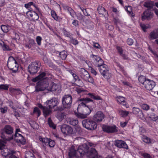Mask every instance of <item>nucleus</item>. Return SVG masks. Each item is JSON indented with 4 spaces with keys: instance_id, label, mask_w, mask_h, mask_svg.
I'll list each match as a JSON object with an SVG mask.
<instances>
[{
    "instance_id": "obj_24",
    "label": "nucleus",
    "mask_w": 158,
    "mask_h": 158,
    "mask_svg": "<svg viewBox=\"0 0 158 158\" xmlns=\"http://www.w3.org/2000/svg\"><path fill=\"white\" fill-rule=\"evenodd\" d=\"M45 75L46 74L45 73L42 72L35 78L32 79V80L33 82H36L39 80H40V82L43 80L47 78V81H48V77L44 78V77L45 76Z\"/></svg>"
},
{
    "instance_id": "obj_62",
    "label": "nucleus",
    "mask_w": 158,
    "mask_h": 158,
    "mask_svg": "<svg viewBox=\"0 0 158 158\" xmlns=\"http://www.w3.org/2000/svg\"><path fill=\"white\" fill-rule=\"evenodd\" d=\"M89 69L90 70L91 73L92 74H94L95 75H96L97 74V73L96 71L92 67H90Z\"/></svg>"
},
{
    "instance_id": "obj_63",
    "label": "nucleus",
    "mask_w": 158,
    "mask_h": 158,
    "mask_svg": "<svg viewBox=\"0 0 158 158\" xmlns=\"http://www.w3.org/2000/svg\"><path fill=\"white\" fill-rule=\"evenodd\" d=\"M87 81L91 83H93L94 82L93 78L90 76V75H89V77H88Z\"/></svg>"
},
{
    "instance_id": "obj_46",
    "label": "nucleus",
    "mask_w": 158,
    "mask_h": 158,
    "mask_svg": "<svg viewBox=\"0 0 158 158\" xmlns=\"http://www.w3.org/2000/svg\"><path fill=\"white\" fill-rule=\"evenodd\" d=\"M143 140L145 143H150L151 142L150 139L146 136H143Z\"/></svg>"
},
{
    "instance_id": "obj_16",
    "label": "nucleus",
    "mask_w": 158,
    "mask_h": 158,
    "mask_svg": "<svg viewBox=\"0 0 158 158\" xmlns=\"http://www.w3.org/2000/svg\"><path fill=\"white\" fill-rule=\"evenodd\" d=\"M47 91H55L58 90L59 89V85L56 84L51 82L49 83L48 81Z\"/></svg>"
},
{
    "instance_id": "obj_20",
    "label": "nucleus",
    "mask_w": 158,
    "mask_h": 158,
    "mask_svg": "<svg viewBox=\"0 0 158 158\" xmlns=\"http://www.w3.org/2000/svg\"><path fill=\"white\" fill-rule=\"evenodd\" d=\"M115 145L119 148H123L127 149L128 148V146L125 142L122 140H116L115 141Z\"/></svg>"
},
{
    "instance_id": "obj_30",
    "label": "nucleus",
    "mask_w": 158,
    "mask_h": 158,
    "mask_svg": "<svg viewBox=\"0 0 158 158\" xmlns=\"http://www.w3.org/2000/svg\"><path fill=\"white\" fill-rule=\"evenodd\" d=\"M97 10L99 14L105 15L106 14H107V12L106 11L105 9L101 6H98Z\"/></svg>"
},
{
    "instance_id": "obj_55",
    "label": "nucleus",
    "mask_w": 158,
    "mask_h": 158,
    "mask_svg": "<svg viewBox=\"0 0 158 158\" xmlns=\"http://www.w3.org/2000/svg\"><path fill=\"white\" fill-rule=\"evenodd\" d=\"M127 43L128 45H132L134 43L133 40L131 38H128L127 40Z\"/></svg>"
},
{
    "instance_id": "obj_57",
    "label": "nucleus",
    "mask_w": 158,
    "mask_h": 158,
    "mask_svg": "<svg viewBox=\"0 0 158 158\" xmlns=\"http://www.w3.org/2000/svg\"><path fill=\"white\" fill-rule=\"evenodd\" d=\"M80 9L83 12L84 15L85 16H89L90 15L89 14L88 12H87L86 10V9H84V8H82L80 6H79Z\"/></svg>"
},
{
    "instance_id": "obj_22",
    "label": "nucleus",
    "mask_w": 158,
    "mask_h": 158,
    "mask_svg": "<svg viewBox=\"0 0 158 158\" xmlns=\"http://www.w3.org/2000/svg\"><path fill=\"white\" fill-rule=\"evenodd\" d=\"M78 152L76 151L74 149L73 146H72L69 150L68 155L69 158H73L74 156H78Z\"/></svg>"
},
{
    "instance_id": "obj_2",
    "label": "nucleus",
    "mask_w": 158,
    "mask_h": 158,
    "mask_svg": "<svg viewBox=\"0 0 158 158\" xmlns=\"http://www.w3.org/2000/svg\"><path fill=\"white\" fill-rule=\"evenodd\" d=\"M13 128L9 125H6L2 130L1 138L5 140H10L13 138Z\"/></svg>"
},
{
    "instance_id": "obj_28",
    "label": "nucleus",
    "mask_w": 158,
    "mask_h": 158,
    "mask_svg": "<svg viewBox=\"0 0 158 158\" xmlns=\"http://www.w3.org/2000/svg\"><path fill=\"white\" fill-rule=\"evenodd\" d=\"M117 101L119 103L122 104L124 106L126 105L125 98L124 97L118 96L116 97Z\"/></svg>"
},
{
    "instance_id": "obj_7",
    "label": "nucleus",
    "mask_w": 158,
    "mask_h": 158,
    "mask_svg": "<svg viewBox=\"0 0 158 158\" xmlns=\"http://www.w3.org/2000/svg\"><path fill=\"white\" fill-rule=\"evenodd\" d=\"M47 78L44 79L40 82H39L35 87V92H38L44 90L47 91L48 81Z\"/></svg>"
},
{
    "instance_id": "obj_52",
    "label": "nucleus",
    "mask_w": 158,
    "mask_h": 158,
    "mask_svg": "<svg viewBox=\"0 0 158 158\" xmlns=\"http://www.w3.org/2000/svg\"><path fill=\"white\" fill-rule=\"evenodd\" d=\"M55 144V143L54 141L52 140H49L48 145L50 147H54Z\"/></svg>"
},
{
    "instance_id": "obj_13",
    "label": "nucleus",
    "mask_w": 158,
    "mask_h": 158,
    "mask_svg": "<svg viewBox=\"0 0 158 158\" xmlns=\"http://www.w3.org/2000/svg\"><path fill=\"white\" fill-rule=\"evenodd\" d=\"M91 57L93 58V60L95 62L96 65L98 68H100L101 66L105 64L103 60L98 56L92 55Z\"/></svg>"
},
{
    "instance_id": "obj_33",
    "label": "nucleus",
    "mask_w": 158,
    "mask_h": 158,
    "mask_svg": "<svg viewBox=\"0 0 158 158\" xmlns=\"http://www.w3.org/2000/svg\"><path fill=\"white\" fill-rule=\"evenodd\" d=\"M139 81L141 83L144 85L145 82L147 80L145 77L143 76H141L139 77Z\"/></svg>"
},
{
    "instance_id": "obj_4",
    "label": "nucleus",
    "mask_w": 158,
    "mask_h": 158,
    "mask_svg": "<svg viewBox=\"0 0 158 158\" xmlns=\"http://www.w3.org/2000/svg\"><path fill=\"white\" fill-rule=\"evenodd\" d=\"M62 102L63 108L69 109L71 106L72 102V96L69 94L65 95L62 99Z\"/></svg>"
},
{
    "instance_id": "obj_21",
    "label": "nucleus",
    "mask_w": 158,
    "mask_h": 158,
    "mask_svg": "<svg viewBox=\"0 0 158 158\" xmlns=\"http://www.w3.org/2000/svg\"><path fill=\"white\" fill-rule=\"evenodd\" d=\"M132 111L134 114L137 115L141 119H143L144 118V115L142 111L139 108L133 107V108Z\"/></svg>"
},
{
    "instance_id": "obj_50",
    "label": "nucleus",
    "mask_w": 158,
    "mask_h": 158,
    "mask_svg": "<svg viewBox=\"0 0 158 158\" xmlns=\"http://www.w3.org/2000/svg\"><path fill=\"white\" fill-rule=\"evenodd\" d=\"M5 141L0 140V150H2L5 146Z\"/></svg>"
},
{
    "instance_id": "obj_45",
    "label": "nucleus",
    "mask_w": 158,
    "mask_h": 158,
    "mask_svg": "<svg viewBox=\"0 0 158 158\" xmlns=\"http://www.w3.org/2000/svg\"><path fill=\"white\" fill-rule=\"evenodd\" d=\"M9 27L5 25H2L1 26V28L2 31L4 32H7L9 31Z\"/></svg>"
},
{
    "instance_id": "obj_56",
    "label": "nucleus",
    "mask_w": 158,
    "mask_h": 158,
    "mask_svg": "<svg viewBox=\"0 0 158 158\" xmlns=\"http://www.w3.org/2000/svg\"><path fill=\"white\" fill-rule=\"evenodd\" d=\"M142 108L143 109L145 110H148L149 108V106L147 104H144L142 105Z\"/></svg>"
},
{
    "instance_id": "obj_8",
    "label": "nucleus",
    "mask_w": 158,
    "mask_h": 158,
    "mask_svg": "<svg viewBox=\"0 0 158 158\" xmlns=\"http://www.w3.org/2000/svg\"><path fill=\"white\" fill-rule=\"evenodd\" d=\"M99 68L101 74L106 78L108 79L111 77V74L109 72V68L106 64L102 65Z\"/></svg>"
},
{
    "instance_id": "obj_11",
    "label": "nucleus",
    "mask_w": 158,
    "mask_h": 158,
    "mask_svg": "<svg viewBox=\"0 0 158 158\" xmlns=\"http://www.w3.org/2000/svg\"><path fill=\"white\" fill-rule=\"evenodd\" d=\"M62 132L64 134L67 135H70L73 133V130L72 128L70 126L64 124L61 127Z\"/></svg>"
},
{
    "instance_id": "obj_41",
    "label": "nucleus",
    "mask_w": 158,
    "mask_h": 158,
    "mask_svg": "<svg viewBox=\"0 0 158 158\" xmlns=\"http://www.w3.org/2000/svg\"><path fill=\"white\" fill-rule=\"evenodd\" d=\"M90 97L96 100H102V98L99 96L97 95H95L93 94L90 93H89L88 94Z\"/></svg>"
},
{
    "instance_id": "obj_6",
    "label": "nucleus",
    "mask_w": 158,
    "mask_h": 158,
    "mask_svg": "<svg viewBox=\"0 0 158 158\" xmlns=\"http://www.w3.org/2000/svg\"><path fill=\"white\" fill-rule=\"evenodd\" d=\"M7 64L8 68L14 73L17 71L18 65L16 61L13 57L10 56L9 58Z\"/></svg>"
},
{
    "instance_id": "obj_49",
    "label": "nucleus",
    "mask_w": 158,
    "mask_h": 158,
    "mask_svg": "<svg viewBox=\"0 0 158 158\" xmlns=\"http://www.w3.org/2000/svg\"><path fill=\"white\" fill-rule=\"evenodd\" d=\"M40 140L42 141L43 143H44L46 145H48L49 140L47 138H41Z\"/></svg>"
},
{
    "instance_id": "obj_39",
    "label": "nucleus",
    "mask_w": 158,
    "mask_h": 158,
    "mask_svg": "<svg viewBox=\"0 0 158 158\" xmlns=\"http://www.w3.org/2000/svg\"><path fill=\"white\" fill-rule=\"evenodd\" d=\"M76 115L77 118L80 119H83L87 117V116L83 113H76Z\"/></svg>"
},
{
    "instance_id": "obj_36",
    "label": "nucleus",
    "mask_w": 158,
    "mask_h": 158,
    "mask_svg": "<svg viewBox=\"0 0 158 158\" xmlns=\"http://www.w3.org/2000/svg\"><path fill=\"white\" fill-rule=\"evenodd\" d=\"M38 15L34 12V13L33 14L32 17L30 19L31 20H33V21H35L39 19Z\"/></svg>"
},
{
    "instance_id": "obj_44",
    "label": "nucleus",
    "mask_w": 158,
    "mask_h": 158,
    "mask_svg": "<svg viewBox=\"0 0 158 158\" xmlns=\"http://www.w3.org/2000/svg\"><path fill=\"white\" fill-rule=\"evenodd\" d=\"M33 113L37 114V116L39 117L40 115L41 112L38 107H35L34 108Z\"/></svg>"
},
{
    "instance_id": "obj_5",
    "label": "nucleus",
    "mask_w": 158,
    "mask_h": 158,
    "mask_svg": "<svg viewBox=\"0 0 158 158\" xmlns=\"http://www.w3.org/2000/svg\"><path fill=\"white\" fill-rule=\"evenodd\" d=\"M40 64L38 61L33 62L28 67V71L31 74H34L37 73L40 68Z\"/></svg>"
},
{
    "instance_id": "obj_40",
    "label": "nucleus",
    "mask_w": 158,
    "mask_h": 158,
    "mask_svg": "<svg viewBox=\"0 0 158 158\" xmlns=\"http://www.w3.org/2000/svg\"><path fill=\"white\" fill-rule=\"evenodd\" d=\"M2 150L1 151V154L3 156H5V157L8 155L9 154V152L7 149L3 148Z\"/></svg>"
},
{
    "instance_id": "obj_1",
    "label": "nucleus",
    "mask_w": 158,
    "mask_h": 158,
    "mask_svg": "<svg viewBox=\"0 0 158 158\" xmlns=\"http://www.w3.org/2000/svg\"><path fill=\"white\" fill-rule=\"evenodd\" d=\"M80 101L82 102L77 107V110H82V112L87 116L90 114L91 110L86 106V104L89 102L94 104L93 100L89 98H81L80 99Z\"/></svg>"
},
{
    "instance_id": "obj_47",
    "label": "nucleus",
    "mask_w": 158,
    "mask_h": 158,
    "mask_svg": "<svg viewBox=\"0 0 158 158\" xmlns=\"http://www.w3.org/2000/svg\"><path fill=\"white\" fill-rule=\"evenodd\" d=\"M129 113V112L127 111L122 110L120 112V115L122 117H125L127 116Z\"/></svg>"
},
{
    "instance_id": "obj_10",
    "label": "nucleus",
    "mask_w": 158,
    "mask_h": 158,
    "mask_svg": "<svg viewBox=\"0 0 158 158\" xmlns=\"http://www.w3.org/2000/svg\"><path fill=\"white\" fill-rule=\"evenodd\" d=\"M64 109V108L61 107H57L55 109V110L58 111L56 114V117L60 121H62L66 117V113L60 111Z\"/></svg>"
},
{
    "instance_id": "obj_17",
    "label": "nucleus",
    "mask_w": 158,
    "mask_h": 158,
    "mask_svg": "<svg viewBox=\"0 0 158 158\" xmlns=\"http://www.w3.org/2000/svg\"><path fill=\"white\" fill-rule=\"evenodd\" d=\"M155 85V82L153 81L148 79L145 82L144 85L147 89L151 90L153 89Z\"/></svg>"
},
{
    "instance_id": "obj_58",
    "label": "nucleus",
    "mask_w": 158,
    "mask_h": 158,
    "mask_svg": "<svg viewBox=\"0 0 158 158\" xmlns=\"http://www.w3.org/2000/svg\"><path fill=\"white\" fill-rule=\"evenodd\" d=\"M48 65L50 67L53 69H57V67L51 62L48 63Z\"/></svg>"
},
{
    "instance_id": "obj_25",
    "label": "nucleus",
    "mask_w": 158,
    "mask_h": 158,
    "mask_svg": "<svg viewBox=\"0 0 158 158\" xmlns=\"http://www.w3.org/2000/svg\"><path fill=\"white\" fill-rule=\"evenodd\" d=\"M158 37V31L156 30H154L152 31L149 35V39L150 40H154L156 39Z\"/></svg>"
},
{
    "instance_id": "obj_26",
    "label": "nucleus",
    "mask_w": 158,
    "mask_h": 158,
    "mask_svg": "<svg viewBox=\"0 0 158 158\" xmlns=\"http://www.w3.org/2000/svg\"><path fill=\"white\" fill-rule=\"evenodd\" d=\"M68 122L70 125L75 126L78 124V120L77 118H70L68 119Z\"/></svg>"
},
{
    "instance_id": "obj_29",
    "label": "nucleus",
    "mask_w": 158,
    "mask_h": 158,
    "mask_svg": "<svg viewBox=\"0 0 158 158\" xmlns=\"http://www.w3.org/2000/svg\"><path fill=\"white\" fill-rule=\"evenodd\" d=\"M143 6L148 8V9L151 10L154 6L153 2L151 1H147L144 3Z\"/></svg>"
},
{
    "instance_id": "obj_19",
    "label": "nucleus",
    "mask_w": 158,
    "mask_h": 158,
    "mask_svg": "<svg viewBox=\"0 0 158 158\" xmlns=\"http://www.w3.org/2000/svg\"><path fill=\"white\" fill-rule=\"evenodd\" d=\"M89 158H103L101 156H98L97 151L95 148H91L88 155Z\"/></svg>"
},
{
    "instance_id": "obj_31",
    "label": "nucleus",
    "mask_w": 158,
    "mask_h": 158,
    "mask_svg": "<svg viewBox=\"0 0 158 158\" xmlns=\"http://www.w3.org/2000/svg\"><path fill=\"white\" fill-rule=\"evenodd\" d=\"M72 75L74 78L75 80L76 81L78 82L79 85H77L80 86L81 85H82V82L81 80L79 78L78 76H77L76 74L74 73H73Z\"/></svg>"
},
{
    "instance_id": "obj_37",
    "label": "nucleus",
    "mask_w": 158,
    "mask_h": 158,
    "mask_svg": "<svg viewBox=\"0 0 158 158\" xmlns=\"http://www.w3.org/2000/svg\"><path fill=\"white\" fill-rule=\"evenodd\" d=\"M48 123L50 127L52 128L53 129H54L56 128V126L52 122L50 118H48Z\"/></svg>"
},
{
    "instance_id": "obj_14",
    "label": "nucleus",
    "mask_w": 158,
    "mask_h": 158,
    "mask_svg": "<svg viewBox=\"0 0 158 158\" xmlns=\"http://www.w3.org/2000/svg\"><path fill=\"white\" fill-rule=\"evenodd\" d=\"M102 128L104 131L106 132L107 133L116 132L118 131L117 127L115 126H110L103 125Z\"/></svg>"
},
{
    "instance_id": "obj_64",
    "label": "nucleus",
    "mask_w": 158,
    "mask_h": 158,
    "mask_svg": "<svg viewBox=\"0 0 158 158\" xmlns=\"http://www.w3.org/2000/svg\"><path fill=\"white\" fill-rule=\"evenodd\" d=\"M93 46L94 48H100L101 47L99 44L97 43H94Z\"/></svg>"
},
{
    "instance_id": "obj_61",
    "label": "nucleus",
    "mask_w": 158,
    "mask_h": 158,
    "mask_svg": "<svg viewBox=\"0 0 158 158\" xmlns=\"http://www.w3.org/2000/svg\"><path fill=\"white\" fill-rule=\"evenodd\" d=\"M71 42L75 45L77 44H78V42L77 40L73 39L71 40Z\"/></svg>"
},
{
    "instance_id": "obj_15",
    "label": "nucleus",
    "mask_w": 158,
    "mask_h": 158,
    "mask_svg": "<svg viewBox=\"0 0 158 158\" xmlns=\"http://www.w3.org/2000/svg\"><path fill=\"white\" fill-rule=\"evenodd\" d=\"M46 103L48 105V107L51 109H52L59 104V102L57 98H53L51 100L47 101Z\"/></svg>"
},
{
    "instance_id": "obj_60",
    "label": "nucleus",
    "mask_w": 158,
    "mask_h": 158,
    "mask_svg": "<svg viewBox=\"0 0 158 158\" xmlns=\"http://www.w3.org/2000/svg\"><path fill=\"white\" fill-rule=\"evenodd\" d=\"M140 26L144 31H146V30L148 28V27L144 24H140Z\"/></svg>"
},
{
    "instance_id": "obj_38",
    "label": "nucleus",
    "mask_w": 158,
    "mask_h": 158,
    "mask_svg": "<svg viewBox=\"0 0 158 158\" xmlns=\"http://www.w3.org/2000/svg\"><path fill=\"white\" fill-rule=\"evenodd\" d=\"M25 157V158H35L33 154L30 152H29L26 153Z\"/></svg>"
},
{
    "instance_id": "obj_54",
    "label": "nucleus",
    "mask_w": 158,
    "mask_h": 158,
    "mask_svg": "<svg viewBox=\"0 0 158 158\" xmlns=\"http://www.w3.org/2000/svg\"><path fill=\"white\" fill-rule=\"evenodd\" d=\"M141 156L143 157V158H152L149 154L146 153H142Z\"/></svg>"
},
{
    "instance_id": "obj_9",
    "label": "nucleus",
    "mask_w": 158,
    "mask_h": 158,
    "mask_svg": "<svg viewBox=\"0 0 158 158\" xmlns=\"http://www.w3.org/2000/svg\"><path fill=\"white\" fill-rule=\"evenodd\" d=\"M89 148V147L88 145L86 143H84L79 146L77 150V152H78L81 156H82L85 153L87 152H88V155H89V152H88Z\"/></svg>"
},
{
    "instance_id": "obj_27",
    "label": "nucleus",
    "mask_w": 158,
    "mask_h": 158,
    "mask_svg": "<svg viewBox=\"0 0 158 158\" xmlns=\"http://www.w3.org/2000/svg\"><path fill=\"white\" fill-rule=\"evenodd\" d=\"M43 111L44 116L46 117L52 114V109L49 108V107H46L44 109Z\"/></svg>"
},
{
    "instance_id": "obj_35",
    "label": "nucleus",
    "mask_w": 158,
    "mask_h": 158,
    "mask_svg": "<svg viewBox=\"0 0 158 158\" xmlns=\"http://www.w3.org/2000/svg\"><path fill=\"white\" fill-rule=\"evenodd\" d=\"M67 52L65 51H63L60 53V56L61 59L64 60L67 57Z\"/></svg>"
},
{
    "instance_id": "obj_32",
    "label": "nucleus",
    "mask_w": 158,
    "mask_h": 158,
    "mask_svg": "<svg viewBox=\"0 0 158 158\" xmlns=\"http://www.w3.org/2000/svg\"><path fill=\"white\" fill-rule=\"evenodd\" d=\"M51 15L52 18H53L55 20L60 21L61 19L57 15L56 12L54 10H52L51 11Z\"/></svg>"
},
{
    "instance_id": "obj_48",
    "label": "nucleus",
    "mask_w": 158,
    "mask_h": 158,
    "mask_svg": "<svg viewBox=\"0 0 158 158\" xmlns=\"http://www.w3.org/2000/svg\"><path fill=\"white\" fill-rule=\"evenodd\" d=\"M31 127L34 129H37L38 127V125L35 122H34L30 123Z\"/></svg>"
},
{
    "instance_id": "obj_42",
    "label": "nucleus",
    "mask_w": 158,
    "mask_h": 158,
    "mask_svg": "<svg viewBox=\"0 0 158 158\" xmlns=\"http://www.w3.org/2000/svg\"><path fill=\"white\" fill-rule=\"evenodd\" d=\"M9 87V85L1 84L0 85V89L2 90H8Z\"/></svg>"
},
{
    "instance_id": "obj_51",
    "label": "nucleus",
    "mask_w": 158,
    "mask_h": 158,
    "mask_svg": "<svg viewBox=\"0 0 158 158\" xmlns=\"http://www.w3.org/2000/svg\"><path fill=\"white\" fill-rule=\"evenodd\" d=\"M67 10L69 12L70 15L72 17L74 15V11L71 8L69 7V8H68Z\"/></svg>"
},
{
    "instance_id": "obj_43",
    "label": "nucleus",
    "mask_w": 158,
    "mask_h": 158,
    "mask_svg": "<svg viewBox=\"0 0 158 158\" xmlns=\"http://www.w3.org/2000/svg\"><path fill=\"white\" fill-rule=\"evenodd\" d=\"M150 118L154 121H156L158 119V116L153 113H151Z\"/></svg>"
},
{
    "instance_id": "obj_12",
    "label": "nucleus",
    "mask_w": 158,
    "mask_h": 158,
    "mask_svg": "<svg viewBox=\"0 0 158 158\" xmlns=\"http://www.w3.org/2000/svg\"><path fill=\"white\" fill-rule=\"evenodd\" d=\"M153 16L152 11L151 10L147 9L142 15V19L143 20L146 19L149 20L153 18Z\"/></svg>"
},
{
    "instance_id": "obj_34",
    "label": "nucleus",
    "mask_w": 158,
    "mask_h": 158,
    "mask_svg": "<svg viewBox=\"0 0 158 158\" xmlns=\"http://www.w3.org/2000/svg\"><path fill=\"white\" fill-rule=\"evenodd\" d=\"M31 5H33L36 10H38L39 9L34 4L33 2H30L28 3L25 4V7L27 8H29Z\"/></svg>"
},
{
    "instance_id": "obj_59",
    "label": "nucleus",
    "mask_w": 158,
    "mask_h": 158,
    "mask_svg": "<svg viewBox=\"0 0 158 158\" xmlns=\"http://www.w3.org/2000/svg\"><path fill=\"white\" fill-rule=\"evenodd\" d=\"M42 38L40 36H37L36 38V41L38 45H40L41 44Z\"/></svg>"
},
{
    "instance_id": "obj_18",
    "label": "nucleus",
    "mask_w": 158,
    "mask_h": 158,
    "mask_svg": "<svg viewBox=\"0 0 158 158\" xmlns=\"http://www.w3.org/2000/svg\"><path fill=\"white\" fill-rule=\"evenodd\" d=\"M104 118V115L103 113L98 111L94 116V119L95 121L99 123L102 121Z\"/></svg>"
},
{
    "instance_id": "obj_3",
    "label": "nucleus",
    "mask_w": 158,
    "mask_h": 158,
    "mask_svg": "<svg viewBox=\"0 0 158 158\" xmlns=\"http://www.w3.org/2000/svg\"><path fill=\"white\" fill-rule=\"evenodd\" d=\"M82 124L84 127L90 130H95L97 126L94 121L88 118L83 120L82 121Z\"/></svg>"
},
{
    "instance_id": "obj_23",
    "label": "nucleus",
    "mask_w": 158,
    "mask_h": 158,
    "mask_svg": "<svg viewBox=\"0 0 158 158\" xmlns=\"http://www.w3.org/2000/svg\"><path fill=\"white\" fill-rule=\"evenodd\" d=\"M80 74L81 78L85 81H87V78L89 77L90 75L88 72L82 68L80 71Z\"/></svg>"
},
{
    "instance_id": "obj_53",
    "label": "nucleus",
    "mask_w": 158,
    "mask_h": 158,
    "mask_svg": "<svg viewBox=\"0 0 158 158\" xmlns=\"http://www.w3.org/2000/svg\"><path fill=\"white\" fill-rule=\"evenodd\" d=\"M34 12V11L30 10L27 12L26 14L27 17L29 19H30L31 18V17H32V16Z\"/></svg>"
}]
</instances>
